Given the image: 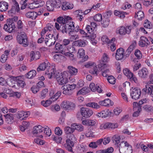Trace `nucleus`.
Here are the masks:
<instances>
[{
  "instance_id": "f257e3e1",
  "label": "nucleus",
  "mask_w": 153,
  "mask_h": 153,
  "mask_svg": "<svg viewBox=\"0 0 153 153\" xmlns=\"http://www.w3.org/2000/svg\"><path fill=\"white\" fill-rule=\"evenodd\" d=\"M56 21L62 24L61 30L63 33L70 34L71 32L74 31L75 29L74 23L70 17L67 16L64 18L60 16L57 18Z\"/></svg>"
},
{
  "instance_id": "f03ea898",
  "label": "nucleus",
  "mask_w": 153,
  "mask_h": 153,
  "mask_svg": "<svg viewBox=\"0 0 153 153\" xmlns=\"http://www.w3.org/2000/svg\"><path fill=\"white\" fill-rule=\"evenodd\" d=\"M47 68L48 70L46 72L45 74L48 76L49 78L51 79L55 74L56 71L54 65H52L51 66L50 63L45 62L40 64L37 68V71H43L46 68Z\"/></svg>"
},
{
  "instance_id": "7ed1b4c3",
  "label": "nucleus",
  "mask_w": 153,
  "mask_h": 153,
  "mask_svg": "<svg viewBox=\"0 0 153 153\" xmlns=\"http://www.w3.org/2000/svg\"><path fill=\"white\" fill-rule=\"evenodd\" d=\"M67 140L64 146L68 151L72 152V147L74 146V143L76 139L74 134H70L66 136Z\"/></svg>"
},
{
  "instance_id": "20e7f679",
  "label": "nucleus",
  "mask_w": 153,
  "mask_h": 153,
  "mask_svg": "<svg viewBox=\"0 0 153 153\" xmlns=\"http://www.w3.org/2000/svg\"><path fill=\"white\" fill-rule=\"evenodd\" d=\"M120 153H132V150L131 145L126 141L121 142L119 146Z\"/></svg>"
},
{
  "instance_id": "39448f33",
  "label": "nucleus",
  "mask_w": 153,
  "mask_h": 153,
  "mask_svg": "<svg viewBox=\"0 0 153 153\" xmlns=\"http://www.w3.org/2000/svg\"><path fill=\"white\" fill-rule=\"evenodd\" d=\"M17 42L20 44L23 45L24 46H27L28 44L27 36L24 32H21L17 35L16 37Z\"/></svg>"
},
{
  "instance_id": "423d86ee",
  "label": "nucleus",
  "mask_w": 153,
  "mask_h": 153,
  "mask_svg": "<svg viewBox=\"0 0 153 153\" xmlns=\"http://www.w3.org/2000/svg\"><path fill=\"white\" fill-rule=\"evenodd\" d=\"M44 129V127L41 125H37L33 128L32 133L33 134L35 135L37 137L42 138Z\"/></svg>"
},
{
  "instance_id": "0eeeda50",
  "label": "nucleus",
  "mask_w": 153,
  "mask_h": 153,
  "mask_svg": "<svg viewBox=\"0 0 153 153\" xmlns=\"http://www.w3.org/2000/svg\"><path fill=\"white\" fill-rule=\"evenodd\" d=\"M13 80L15 81V84L17 85V87L15 85H14L12 86L14 87L17 89L20 87L23 88L25 85V82L23 80V76H19L17 77H13L12 78Z\"/></svg>"
},
{
  "instance_id": "6e6552de",
  "label": "nucleus",
  "mask_w": 153,
  "mask_h": 153,
  "mask_svg": "<svg viewBox=\"0 0 153 153\" xmlns=\"http://www.w3.org/2000/svg\"><path fill=\"white\" fill-rule=\"evenodd\" d=\"M54 91L51 90L50 91L49 95L51 97L47 100V102L49 106L51 104L52 102L55 101L57 99L59 98L61 95V92L59 91H57L56 94L53 95Z\"/></svg>"
},
{
  "instance_id": "1a4fd4ad",
  "label": "nucleus",
  "mask_w": 153,
  "mask_h": 153,
  "mask_svg": "<svg viewBox=\"0 0 153 153\" xmlns=\"http://www.w3.org/2000/svg\"><path fill=\"white\" fill-rule=\"evenodd\" d=\"M141 94V90L138 88L132 87L130 89V96L133 99L136 100L139 99Z\"/></svg>"
},
{
  "instance_id": "9d476101",
  "label": "nucleus",
  "mask_w": 153,
  "mask_h": 153,
  "mask_svg": "<svg viewBox=\"0 0 153 153\" xmlns=\"http://www.w3.org/2000/svg\"><path fill=\"white\" fill-rule=\"evenodd\" d=\"M66 73V72H64L63 73H58V74L55 75L57 81L59 85H63L68 82L67 79L65 75Z\"/></svg>"
},
{
  "instance_id": "9b49d317",
  "label": "nucleus",
  "mask_w": 153,
  "mask_h": 153,
  "mask_svg": "<svg viewBox=\"0 0 153 153\" xmlns=\"http://www.w3.org/2000/svg\"><path fill=\"white\" fill-rule=\"evenodd\" d=\"M128 56L126 54L124 50L122 48L117 49L115 55L116 59L117 60H122L125 59Z\"/></svg>"
},
{
  "instance_id": "f8f14e48",
  "label": "nucleus",
  "mask_w": 153,
  "mask_h": 153,
  "mask_svg": "<svg viewBox=\"0 0 153 153\" xmlns=\"http://www.w3.org/2000/svg\"><path fill=\"white\" fill-rule=\"evenodd\" d=\"M60 106L62 108L65 110H73L75 107L74 103L68 100L63 101Z\"/></svg>"
},
{
  "instance_id": "ddd939ff",
  "label": "nucleus",
  "mask_w": 153,
  "mask_h": 153,
  "mask_svg": "<svg viewBox=\"0 0 153 153\" xmlns=\"http://www.w3.org/2000/svg\"><path fill=\"white\" fill-rule=\"evenodd\" d=\"M132 28V27L131 26H127L126 27L122 26L117 29L116 33L121 35H124L126 33L129 34L131 33Z\"/></svg>"
},
{
  "instance_id": "4468645a",
  "label": "nucleus",
  "mask_w": 153,
  "mask_h": 153,
  "mask_svg": "<svg viewBox=\"0 0 153 153\" xmlns=\"http://www.w3.org/2000/svg\"><path fill=\"white\" fill-rule=\"evenodd\" d=\"M13 5L12 6L11 10L8 11V13L12 16L16 13H20V9L19 4L16 0H12Z\"/></svg>"
},
{
  "instance_id": "2eb2a0df",
  "label": "nucleus",
  "mask_w": 153,
  "mask_h": 153,
  "mask_svg": "<svg viewBox=\"0 0 153 153\" xmlns=\"http://www.w3.org/2000/svg\"><path fill=\"white\" fill-rule=\"evenodd\" d=\"M111 14V13L110 12H108L104 14L103 18L101 21V24L103 27H107L108 25L109 22L108 16H110Z\"/></svg>"
},
{
  "instance_id": "dca6fc26",
  "label": "nucleus",
  "mask_w": 153,
  "mask_h": 153,
  "mask_svg": "<svg viewBox=\"0 0 153 153\" xmlns=\"http://www.w3.org/2000/svg\"><path fill=\"white\" fill-rule=\"evenodd\" d=\"M80 112L82 116L85 118L89 117L93 114V112L91 110L83 107L81 108Z\"/></svg>"
},
{
  "instance_id": "f3484780",
  "label": "nucleus",
  "mask_w": 153,
  "mask_h": 153,
  "mask_svg": "<svg viewBox=\"0 0 153 153\" xmlns=\"http://www.w3.org/2000/svg\"><path fill=\"white\" fill-rule=\"evenodd\" d=\"M56 1L55 0H49L46 3V9L49 11H53L56 6Z\"/></svg>"
},
{
  "instance_id": "a211bd4d",
  "label": "nucleus",
  "mask_w": 153,
  "mask_h": 153,
  "mask_svg": "<svg viewBox=\"0 0 153 153\" xmlns=\"http://www.w3.org/2000/svg\"><path fill=\"white\" fill-rule=\"evenodd\" d=\"M58 34H56V37H53L51 39L48 38H45L44 40L45 44L49 47L54 45L56 42V40L58 39Z\"/></svg>"
},
{
  "instance_id": "6ab92c4d",
  "label": "nucleus",
  "mask_w": 153,
  "mask_h": 153,
  "mask_svg": "<svg viewBox=\"0 0 153 153\" xmlns=\"http://www.w3.org/2000/svg\"><path fill=\"white\" fill-rule=\"evenodd\" d=\"M85 51L82 48H81L78 50L77 53V56L79 58H82V62L87 61L88 59V56L85 55Z\"/></svg>"
},
{
  "instance_id": "aec40b11",
  "label": "nucleus",
  "mask_w": 153,
  "mask_h": 153,
  "mask_svg": "<svg viewBox=\"0 0 153 153\" xmlns=\"http://www.w3.org/2000/svg\"><path fill=\"white\" fill-rule=\"evenodd\" d=\"M138 44L140 46L144 47L149 45L150 44V42L146 37L141 36L140 38Z\"/></svg>"
},
{
  "instance_id": "412c9836",
  "label": "nucleus",
  "mask_w": 153,
  "mask_h": 153,
  "mask_svg": "<svg viewBox=\"0 0 153 153\" xmlns=\"http://www.w3.org/2000/svg\"><path fill=\"white\" fill-rule=\"evenodd\" d=\"M89 87L91 91L92 92H97L99 93H100L102 92V90L98 84H97L95 85L94 83H91L89 85Z\"/></svg>"
},
{
  "instance_id": "4be33fe9",
  "label": "nucleus",
  "mask_w": 153,
  "mask_h": 153,
  "mask_svg": "<svg viewBox=\"0 0 153 153\" xmlns=\"http://www.w3.org/2000/svg\"><path fill=\"white\" fill-rule=\"evenodd\" d=\"M29 111H19L17 117L20 120H25L30 115Z\"/></svg>"
},
{
  "instance_id": "5701e85b",
  "label": "nucleus",
  "mask_w": 153,
  "mask_h": 153,
  "mask_svg": "<svg viewBox=\"0 0 153 153\" xmlns=\"http://www.w3.org/2000/svg\"><path fill=\"white\" fill-rule=\"evenodd\" d=\"M85 29L88 33L90 34L89 36L91 37V39H94L96 37V34L94 33L95 29L94 28L93 29V28L91 27V25H86Z\"/></svg>"
},
{
  "instance_id": "b1692460",
  "label": "nucleus",
  "mask_w": 153,
  "mask_h": 153,
  "mask_svg": "<svg viewBox=\"0 0 153 153\" xmlns=\"http://www.w3.org/2000/svg\"><path fill=\"white\" fill-rule=\"evenodd\" d=\"M111 113L108 109H106L97 113L96 116L98 117L105 118L108 116Z\"/></svg>"
},
{
  "instance_id": "393cba45",
  "label": "nucleus",
  "mask_w": 153,
  "mask_h": 153,
  "mask_svg": "<svg viewBox=\"0 0 153 153\" xmlns=\"http://www.w3.org/2000/svg\"><path fill=\"white\" fill-rule=\"evenodd\" d=\"M149 71L148 69L145 68H143L138 71L139 76L143 78H146L148 76Z\"/></svg>"
},
{
  "instance_id": "a878e982",
  "label": "nucleus",
  "mask_w": 153,
  "mask_h": 153,
  "mask_svg": "<svg viewBox=\"0 0 153 153\" xmlns=\"http://www.w3.org/2000/svg\"><path fill=\"white\" fill-rule=\"evenodd\" d=\"M146 88L143 89V91L145 93H147L152 97H153V85H146Z\"/></svg>"
},
{
  "instance_id": "bb28decb",
  "label": "nucleus",
  "mask_w": 153,
  "mask_h": 153,
  "mask_svg": "<svg viewBox=\"0 0 153 153\" xmlns=\"http://www.w3.org/2000/svg\"><path fill=\"white\" fill-rule=\"evenodd\" d=\"M101 70V68L99 65H95L90 70L89 72L92 74L97 75Z\"/></svg>"
},
{
  "instance_id": "cd10ccee",
  "label": "nucleus",
  "mask_w": 153,
  "mask_h": 153,
  "mask_svg": "<svg viewBox=\"0 0 153 153\" xmlns=\"http://www.w3.org/2000/svg\"><path fill=\"white\" fill-rule=\"evenodd\" d=\"M38 15L37 13L35 11H29L25 14V16L27 18L32 20L35 19Z\"/></svg>"
},
{
  "instance_id": "c85d7f7f",
  "label": "nucleus",
  "mask_w": 153,
  "mask_h": 153,
  "mask_svg": "<svg viewBox=\"0 0 153 153\" xmlns=\"http://www.w3.org/2000/svg\"><path fill=\"white\" fill-rule=\"evenodd\" d=\"M74 45L76 46L81 47H85L87 44V42L86 40L82 39H79L74 42Z\"/></svg>"
},
{
  "instance_id": "c756f323",
  "label": "nucleus",
  "mask_w": 153,
  "mask_h": 153,
  "mask_svg": "<svg viewBox=\"0 0 153 153\" xmlns=\"http://www.w3.org/2000/svg\"><path fill=\"white\" fill-rule=\"evenodd\" d=\"M8 7V4L7 2L4 1L0 2V11L5 12Z\"/></svg>"
},
{
  "instance_id": "7c9ffc66",
  "label": "nucleus",
  "mask_w": 153,
  "mask_h": 153,
  "mask_svg": "<svg viewBox=\"0 0 153 153\" xmlns=\"http://www.w3.org/2000/svg\"><path fill=\"white\" fill-rule=\"evenodd\" d=\"M100 105L103 106H107L109 105H112L113 104V102L109 99H106L100 101L99 102Z\"/></svg>"
},
{
  "instance_id": "2f4dec72",
  "label": "nucleus",
  "mask_w": 153,
  "mask_h": 153,
  "mask_svg": "<svg viewBox=\"0 0 153 153\" xmlns=\"http://www.w3.org/2000/svg\"><path fill=\"white\" fill-rule=\"evenodd\" d=\"M30 56L31 57V60H35L38 59L40 57V54L39 52L33 51L31 52Z\"/></svg>"
},
{
  "instance_id": "473e14b6",
  "label": "nucleus",
  "mask_w": 153,
  "mask_h": 153,
  "mask_svg": "<svg viewBox=\"0 0 153 153\" xmlns=\"http://www.w3.org/2000/svg\"><path fill=\"white\" fill-rule=\"evenodd\" d=\"M71 127H72L74 128V130H76L78 131L82 132L84 130V128L81 124H77L74 123L72 124Z\"/></svg>"
},
{
  "instance_id": "72a5a7b5",
  "label": "nucleus",
  "mask_w": 153,
  "mask_h": 153,
  "mask_svg": "<svg viewBox=\"0 0 153 153\" xmlns=\"http://www.w3.org/2000/svg\"><path fill=\"white\" fill-rule=\"evenodd\" d=\"M74 7V5L72 4H70L68 2H65L63 3L62 8L63 10H66L68 9H71Z\"/></svg>"
},
{
  "instance_id": "f704fd0d",
  "label": "nucleus",
  "mask_w": 153,
  "mask_h": 153,
  "mask_svg": "<svg viewBox=\"0 0 153 153\" xmlns=\"http://www.w3.org/2000/svg\"><path fill=\"white\" fill-rule=\"evenodd\" d=\"M90 92L89 88L86 87H84L80 90L77 93V95H85Z\"/></svg>"
},
{
  "instance_id": "c9c22d12",
  "label": "nucleus",
  "mask_w": 153,
  "mask_h": 153,
  "mask_svg": "<svg viewBox=\"0 0 153 153\" xmlns=\"http://www.w3.org/2000/svg\"><path fill=\"white\" fill-rule=\"evenodd\" d=\"M17 27L19 29H20L21 31L22 32L26 31L27 30L26 27L23 25V23L22 21L19 20L17 22Z\"/></svg>"
},
{
  "instance_id": "e433bc0d",
  "label": "nucleus",
  "mask_w": 153,
  "mask_h": 153,
  "mask_svg": "<svg viewBox=\"0 0 153 153\" xmlns=\"http://www.w3.org/2000/svg\"><path fill=\"white\" fill-rule=\"evenodd\" d=\"M101 40L104 43L109 44L110 43H112L113 42L115 41V39L114 38H113L111 40H110L107 36H103L101 37Z\"/></svg>"
},
{
  "instance_id": "4c0bfd02",
  "label": "nucleus",
  "mask_w": 153,
  "mask_h": 153,
  "mask_svg": "<svg viewBox=\"0 0 153 153\" xmlns=\"http://www.w3.org/2000/svg\"><path fill=\"white\" fill-rule=\"evenodd\" d=\"M10 51L6 50L4 51V53L2 55L0 59V61L2 63L5 62L7 60V56L9 54Z\"/></svg>"
},
{
  "instance_id": "58836bf2",
  "label": "nucleus",
  "mask_w": 153,
  "mask_h": 153,
  "mask_svg": "<svg viewBox=\"0 0 153 153\" xmlns=\"http://www.w3.org/2000/svg\"><path fill=\"white\" fill-rule=\"evenodd\" d=\"M36 71L35 70H32L28 72L25 76L27 78L32 79L36 76Z\"/></svg>"
},
{
  "instance_id": "ea45409f",
  "label": "nucleus",
  "mask_w": 153,
  "mask_h": 153,
  "mask_svg": "<svg viewBox=\"0 0 153 153\" xmlns=\"http://www.w3.org/2000/svg\"><path fill=\"white\" fill-rule=\"evenodd\" d=\"M144 17V15L143 11L141 10L138 11L137 13H136L134 16V17L139 20H141Z\"/></svg>"
},
{
  "instance_id": "a19ab883",
  "label": "nucleus",
  "mask_w": 153,
  "mask_h": 153,
  "mask_svg": "<svg viewBox=\"0 0 153 153\" xmlns=\"http://www.w3.org/2000/svg\"><path fill=\"white\" fill-rule=\"evenodd\" d=\"M62 89L63 90L62 93L63 94L66 95H71L72 93V91L70 90L67 85L63 86Z\"/></svg>"
},
{
  "instance_id": "79ce46f5",
  "label": "nucleus",
  "mask_w": 153,
  "mask_h": 153,
  "mask_svg": "<svg viewBox=\"0 0 153 153\" xmlns=\"http://www.w3.org/2000/svg\"><path fill=\"white\" fill-rule=\"evenodd\" d=\"M87 107H91L95 109H98L100 108V106L98 104L95 102H92L88 103L86 104Z\"/></svg>"
},
{
  "instance_id": "37998d69",
  "label": "nucleus",
  "mask_w": 153,
  "mask_h": 153,
  "mask_svg": "<svg viewBox=\"0 0 153 153\" xmlns=\"http://www.w3.org/2000/svg\"><path fill=\"white\" fill-rule=\"evenodd\" d=\"M70 74L72 75H75L78 72L77 69L71 66H68V67Z\"/></svg>"
},
{
  "instance_id": "c03bdc74",
  "label": "nucleus",
  "mask_w": 153,
  "mask_h": 153,
  "mask_svg": "<svg viewBox=\"0 0 153 153\" xmlns=\"http://www.w3.org/2000/svg\"><path fill=\"white\" fill-rule=\"evenodd\" d=\"M114 151V149L112 147H109L107 149L98 151L97 153H111Z\"/></svg>"
},
{
  "instance_id": "a18cd8bd",
  "label": "nucleus",
  "mask_w": 153,
  "mask_h": 153,
  "mask_svg": "<svg viewBox=\"0 0 153 153\" xmlns=\"http://www.w3.org/2000/svg\"><path fill=\"white\" fill-rule=\"evenodd\" d=\"M62 49L65 53H67L68 52L73 53L74 51V48L72 46H69L67 48L66 46L63 45Z\"/></svg>"
},
{
  "instance_id": "49530a36",
  "label": "nucleus",
  "mask_w": 153,
  "mask_h": 153,
  "mask_svg": "<svg viewBox=\"0 0 153 153\" xmlns=\"http://www.w3.org/2000/svg\"><path fill=\"white\" fill-rule=\"evenodd\" d=\"M64 131L66 134V136L70 134H73L72 133L74 132V129L69 126H66L64 128Z\"/></svg>"
},
{
  "instance_id": "de8ad7c7",
  "label": "nucleus",
  "mask_w": 153,
  "mask_h": 153,
  "mask_svg": "<svg viewBox=\"0 0 153 153\" xmlns=\"http://www.w3.org/2000/svg\"><path fill=\"white\" fill-rule=\"evenodd\" d=\"M103 66L104 67L103 68H101V70L102 71V75L104 77H107L108 75H109L110 74V72L109 70L107 68H106L105 67L106 65L105 64H104Z\"/></svg>"
},
{
  "instance_id": "09e8293b",
  "label": "nucleus",
  "mask_w": 153,
  "mask_h": 153,
  "mask_svg": "<svg viewBox=\"0 0 153 153\" xmlns=\"http://www.w3.org/2000/svg\"><path fill=\"white\" fill-rule=\"evenodd\" d=\"M6 119V121L9 124H11L12 121L13 120V117L12 114H7L6 115H4Z\"/></svg>"
},
{
  "instance_id": "8fccbe9b",
  "label": "nucleus",
  "mask_w": 153,
  "mask_h": 153,
  "mask_svg": "<svg viewBox=\"0 0 153 153\" xmlns=\"http://www.w3.org/2000/svg\"><path fill=\"white\" fill-rule=\"evenodd\" d=\"M136 43L135 41L132 42V43L128 48L127 50V51L128 53V56L129 54H130L131 52L135 48Z\"/></svg>"
},
{
  "instance_id": "3c124183",
  "label": "nucleus",
  "mask_w": 153,
  "mask_h": 153,
  "mask_svg": "<svg viewBox=\"0 0 153 153\" xmlns=\"http://www.w3.org/2000/svg\"><path fill=\"white\" fill-rule=\"evenodd\" d=\"M123 73L129 79L130 77H131V76L133 74L127 68H126L123 69Z\"/></svg>"
},
{
  "instance_id": "603ef678",
  "label": "nucleus",
  "mask_w": 153,
  "mask_h": 153,
  "mask_svg": "<svg viewBox=\"0 0 153 153\" xmlns=\"http://www.w3.org/2000/svg\"><path fill=\"white\" fill-rule=\"evenodd\" d=\"M64 47L62 45H60L59 43H56L55 45V48L58 51V52L63 54L65 53L62 49V47Z\"/></svg>"
},
{
  "instance_id": "864d4df0",
  "label": "nucleus",
  "mask_w": 153,
  "mask_h": 153,
  "mask_svg": "<svg viewBox=\"0 0 153 153\" xmlns=\"http://www.w3.org/2000/svg\"><path fill=\"white\" fill-rule=\"evenodd\" d=\"M83 11L82 10H78L75 11L76 14H77L76 16L77 18L80 21H82L83 19V17L81 15L83 14Z\"/></svg>"
},
{
  "instance_id": "5fc2aeb1",
  "label": "nucleus",
  "mask_w": 153,
  "mask_h": 153,
  "mask_svg": "<svg viewBox=\"0 0 153 153\" xmlns=\"http://www.w3.org/2000/svg\"><path fill=\"white\" fill-rule=\"evenodd\" d=\"M43 131H44L43 133L45 134L48 136H50L51 134V129L47 126L44 127Z\"/></svg>"
},
{
  "instance_id": "6e6d98bb",
  "label": "nucleus",
  "mask_w": 153,
  "mask_h": 153,
  "mask_svg": "<svg viewBox=\"0 0 153 153\" xmlns=\"http://www.w3.org/2000/svg\"><path fill=\"white\" fill-rule=\"evenodd\" d=\"M144 26L146 28L150 29L152 27V25L149 21L146 19L144 21Z\"/></svg>"
},
{
  "instance_id": "4d7b16f0",
  "label": "nucleus",
  "mask_w": 153,
  "mask_h": 153,
  "mask_svg": "<svg viewBox=\"0 0 153 153\" xmlns=\"http://www.w3.org/2000/svg\"><path fill=\"white\" fill-rule=\"evenodd\" d=\"M48 91V89H43L40 93V97L42 99H43L46 96Z\"/></svg>"
},
{
  "instance_id": "13d9d810",
  "label": "nucleus",
  "mask_w": 153,
  "mask_h": 153,
  "mask_svg": "<svg viewBox=\"0 0 153 153\" xmlns=\"http://www.w3.org/2000/svg\"><path fill=\"white\" fill-rule=\"evenodd\" d=\"M141 105H140L139 102L138 103L137 102H134L133 104V107L134 111L137 110H141Z\"/></svg>"
},
{
  "instance_id": "bf43d9fd",
  "label": "nucleus",
  "mask_w": 153,
  "mask_h": 153,
  "mask_svg": "<svg viewBox=\"0 0 153 153\" xmlns=\"http://www.w3.org/2000/svg\"><path fill=\"white\" fill-rule=\"evenodd\" d=\"M102 15L101 14H97L93 17L94 20L97 22H100L102 20Z\"/></svg>"
},
{
  "instance_id": "052dcab7",
  "label": "nucleus",
  "mask_w": 153,
  "mask_h": 153,
  "mask_svg": "<svg viewBox=\"0 0 153 153\" xmlns=\"http://www.w3.org/2000/svg\"><path fill=\"white\" fill-rule=\"evenodd\" d=\"M52 138L53 140L55 141L57 143H60L62 141V138L61 137L57 136H56L53 135L52 136Z\"/></svg>"
},
{
  "instance_id": "680f3d73",
  "label": "nucleus",
  "mask_w": 153,
  "mask_h": 153,
  "mask_svg": "<svg viewBox=\"0 0 153 153\" xmlns=\"http://www.w3.org/2000/svg\"><path fill=\"white\" fill-rule=\"evenodd\" d=\"M107 80L109 83L111 84H114L115 83V79L112 76H108Z\"/></svg>"
},
{
  "instance_id": "e2e57ef3",
  "label": "nucleus",
  "mask_w": 153,
  "mask_h": 153,
  "mask_svg": "<svg viewBox=\"0 0 153 153\" xmlns=\"http://www.w3.org/2000/svg\"><path fill=\"white\" fill-rule=\"evenodd\" d=\"M8 32H11L15 29V25L13 23H10L8 24Z\"/></svg>"
},
{
  "instance_id": "0e129e2a",
  "label": "nucleus",
  "mask_w": 153,
  "mask_h": 153,
  "mask_svg": "<svg viewBox=\"0 0 153 153\" xmlns=\"http://www.w3.org/2000/svg\"><path fill=\"white\" fill-rule=\"evenodd\" d=\"M54 131L55 134L58 136L61 135L62 134V130L59 127L55 128Z\"/></svg>"
},
{
  "instance_id": "69168bd1",
  "label": "nucleus",
  "mask_w": 153,
  "mask_h": 153,
  "mask_svg": "<svg viewBox=\"0 0 153 153\" xmlns=\"http://www.w3.org/2000/svg\"><path fill=\"white\" fill-rule=\"evenodd\" d=\"M85 134L87 137H94V133L90 130H88L86 131L85 133Z\"/></svg>"
},
{
  "instance_id": "338daca9",
  "label": "nucleus",
  "mask_w": 153,
  "mask_h": 153,
  "mask_svg": "<svg viewBox=\"0 0 153 153\" xmlns=\"http://www.w3.org/2000/svg\"><path fill=\"white\" fill-rule=\"evenodd\" d=\"M25 101L27 106L28 107L31 106L33 104V101L31 99H27Z\"/></svg>"
},
{
  "instance_id": "774afa93",
  "label": "nucleus",
  "mask_w": 153,
  "mask_h": 153,
  "mask_svg": "<svg viewBox=\"0 0 153 153\" xmlns=\"http://www.w3.org/2000/svg\"><path fill=\"white\" fill-rule=\"evenodd\" d=\"M134 55L138 59H140L142 57V54L139 50H136L134 52Z\"/></svg>"
}]
</instances>
